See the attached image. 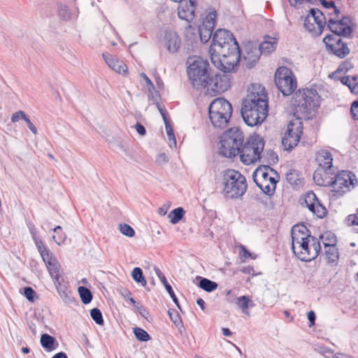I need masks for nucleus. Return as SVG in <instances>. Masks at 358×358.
<instances>
[{"mask_svg":"<svg viewBox=\"0 0 358 358\" xmlns=\"http://www.w3.org/2000/svg\"><path fill=\"white\" fill-rule=\"evenodd\" d=\"M209 54L214 66L224 71L234 70L241 60L238 44L233 34L226 29L215 32Z\"/></svg>","mask_w":358,"mask_h":358,"instance_id":"1","label":"nucleus"},{"mask_svg":"<svg viewBox=\"0 0 358 358\" xmlns=\"http://www.w3.org/2000/svg\"><path fill=\"white\" fill-rule=\"evenodd\" d=\"M268 108L264 87L259 84L252 85L243 101L241 115L243 120L250 127L260 124L267 117Z\"/></svg>","mask_w":358,"mask_h":358,"instance_id":"2","label":"nucleus"},{"mask_svg":"<svg viewBox=\"0 0 358 358\" xmlns=\"http://www.w3.org/2000/svg\"><path fill=\"white\" fill-rule=\"evenodd\" d=\"M291 234L292 248L299 259L310 262L318 255L321 250L320 243L315 237L308 234V229L305 225H294Z\"/></svg>","mask_w":358,"mask_h":358,"instance_id":"3","label":"nucleus"},{"mask_svg":"<svg viewBox=\"0 0 358 358\" xmlns=\"http://www.w3.org/2000/svg\"><path fill=\"white\" fill-rule=\"evenodd\" d=\"M222 185V193L229 199L241 198L248 189L245 177L234 169H227L223 172Z\"/></svg>","mask_w":358,"mask_h":358,"instance_id":"4","label":"nucleus"},{"mask_svg":"<svg viewBox=\"0 0 358 358\" xmlns=\"http://www.w3.org/2000/svg\"><path fill=\"white\" fill-rule=\"evenodd\" d=\"M292 104L296 113L308 115L320 106V96L315 89L299 90L294 94Z\"/></svg>","mask_w":358,"mask_h":358,"instance_id":"5","label":"nucleus"},{"mask_svg":"<svg viewBox=\"0 0 358 358\" xmlns=\"http://www.w3.org/2000/svg\"><path fill=\"white\" fill-rule=\"evenodd\" d=\"M243 140V134L238 128L229 129L221 136L219 153L228 158L236 156L240 152Z\"/></svg>","mask_w":358,"mask_h":358,"instance_id":"6","label":"nucleus"},{"mask_svg":"<svg viewBox=\"0 0 358 358\" xmlns=\"http://www.w3.org/2000/svg\"><path fill=\"white\" fill-rule=\"evenodd\" d=\"M232 110L231 103L225 99H215L209 106V118L212 124L216 128H225L229 122Z\"/></svg>","mask_w":358,"mask_h":358,"instance_id":"7","label":"nucleus"},{"mask_svg":"<svg viewBox=\"0 0 358 358\" xmlns=\"http://www.w3.org/2000/svg\"><path fill=\"white\" fill-rule=\"evenodd\" d=\"M187 64V74L194 87L201 89L206 85L208 78V62L200 57L193 56L188 58Z\"/></svg>","mask_w":358,"mask_h":358,"instance_id":"8","label":"nucleus"},{"mask_svg":"<svg viewBox=\"0 0 358 358\" xmlns=\"http://www.w3.org/2000/svg\"><path fill=\"white\" fill-rule=\"evenodd\" d=\"M252 178L256 185L266 194L274 193L280 176L276 171L268 166L258 167L253 173Z\"/></svg>","mask_w":358,"mask_h":358,"instance_id":"9","label":"nucleus"},{"mask_svg":"<svg viewBox=\"0 0 358 358\" xmlns=\"http://www.w3.org/2000/svg\"><path fill=\"white\" fill-rule=\"evenodd\" d=\"M264 148V141L261 136H250L241 148L239 155L241 162L246 165L255 163L260 159Z\"/></svg>","mask_w":358,"mask_h":358,"instance_id":"10","label":"nucleus"},{"mask_svg":"<svg viewBox=\"0 0 358 358\" xmlns=\"http://www.w3.org/2000/svg\"><path fill=\"white\" fill-rule=\"evenodd\" d=\"M358 184L356 176L350 171H342L331 182V197L335 199L353 189Z\"/></svg>","mask_w":358,"mask_h":358,"instance_id":"11","label":"nucleus"},{"mask_svg":"<svg viewBox=\"0 0 358 358\" xmlns=\"http://www.w3.org/2000/svg\"><path fill=\"white\" fill-rule=\"evenodd\" d=\"M275 82L278 89L284 96L292 94L297 87V81L294 73L286 66H280L277 69Z\"/></svg>","mask_w":358,"mask_h":358,"instance_id":"12","label":"nucleus"},{"mask_svg":"<svg viewBox=\"0 0 358 358\" xmlns=\"http://www.w3.org/2000/svg\"><path fill=\"white\" fill-rule=\"evenodd\" d=\"M223 73H216L208 76L206 85L203 88L206 89V93L210 96H215L228 90L231 87V78L227 71L222 70Z\"/></svg>","mask_w":358,"mask_h":358,"instance_id":"13","label":"nucleus"},{"mask_svg":"<svg viewBox=\"0 0 358 358\" xmlns=\"http://www.w3.org/2000/svg\"><path fill=\"white\" fill-rule=\"evenodd\" d=\"M302 124L296 120L289 122L282 139V144L287 150H291L299 143L302 134Z\"/></svg>","mask_w":358,"mask_h":358,"instance_id":"14","label":"nucleus"},{"mask_svg":"<svg viewBox=\"0 0 358 358\" xmlns=\"http://www.w3.org/2000/svg\"><path fill=\"white\" fill-rule=\"evenodd\" d=\"M324 14L318 9L311 8L304 20V27L313 34H320L325 23Z\"/></svg>","mask_w":358,"mask_h":358,"instance_id":"15","label":"nucleus"},{"mask_svg":"<svg viewBox=\"0 0 358 358\" xmlns=\"http://www.w3.org/2000/svg\"><path fill=\"white\" fill-rule=\"evenodd\" d=\"M328 27L334 34L333 36H349L352 33L350 19L348 17H329Z\"/></svg>","mask_w":358,"mask_h":358,"instance_id":"16","label":"nucleus"},{"mask_svg":"<svg viewBox=\"0 0 358 358\" xmlns=\"http://www.w3.org/2000/svg\"><path fill=\"white\" fill-rule=\"evenodd\" d=\"M323 41L327 48L340 58L345 57L350 52L346 43H343L338 36H327Z\"/></svg>","mask_w":358,"mask_h":358,"instance_id":"17","label":"nucleus"},{"mask_svg":"<svg viewBox=\"0 0 358 358\" xmlns=\"http://www.w3.org/2000/svg\"><path fill=\"white\" fill-rule=\"evenodd\" d=\"M58 14L64 20H69L78 15L76 0H58Z\"/></svg>","mask_w":358,"mask_h":358,"instance_id":"18","label":"nucleus"},{"mask_svg":"<svg viewBox=\"0 0 358 358\" xmlns=\"http://www.w3.org/2000/svg\"><path fill=\"white\" fill-rule=\"evenodd\" d=\"M305 203L309 210L319 218L324 217L327 214L326 208L320 203L313 192H308L306 194Z\"/></svg>","mask_w":358,"mask_h":358,"instance_id":"19","label":"nucleus"},{"mask_svg":"<svg viewBox=\"0 0 358 358\" xmlns=\"http://www.w3.org/2000/svg\"><path fill=\"white\" fill-rule=\"evenodd\" d=\"M102 57L106 64L113 71L122 76L128 74V68L122 60L108 53H103Z\"/></svg>","mask_w":358,"mask_h":358,"instance_id":"20","label":"nucleus"},{"mask_svg":"<svg viewBox=\"0 0 358 358\" xmlns=\"http://www.w3.org/2000/svg\"><path fill=\"white\" fill-rule=\"evenodd\" d=\"M315 160L319 168L330 170L333 164V156L329 149L322 148L317 151Z\"/></svg>","mask_w":358,"mask_h":358,"instance_id":"21","label":"nucleus"},{"mask_svg":"<svg viewBox=\"0 0 358 358\" xmlns=\"http://www.w3.org/2000/svg\"><path fill=\"white\" fill-rule=\"evenodd\" d=\"M180 5L178 7V17L186 21H191L194 17V11L196 8L195 1L194 0H189L187 1L179 2Z\"/></svg>","mask_w":358,"mask_h":358,"instance_id":"22","label":"nucleus"},{"mask_svg":"<svg viewBox=\"0 0 358 358\" xmlns=\"http://www.w3.org/2000/svg\"><path fill=\"white\" fill-rule=\"evenodd\" d=\"M157 108L159 109V111L160 112V114L164 120V124H165V129L166 131V134L169 141V145L171 148L176 147V140L175 138V135L173 133V130L171 127V125L169 122V119L168 118L166 115V110L162 108L159 105H157Z\"/></svg>","mask_w":358,"mask_h":358,"instance_id":"23","label":"nucleus"},{"mask_svg":"<svg viewBox=\"0 0 358 358\" xmlns=\"http://www.w3.org/2000/svg\"><path fill=\"white\" fill-rule=\"evenodd\" d=\"M260 52L256 48L247 49V52L243 56V62L248 68L253 67L259 61Z\"/></svg>","mask_w":358,"mask_h":358,"instance_id":"24","label":"nucleus"},{"mask_svg":"<svg viewBox=\"0 0 358 358\" xmlns=\"http://www.w3.org/2000/svg\"><path fill=\"white\" fill-rule=\"evenodd\" d=\"M278 39L275 37L265 36L264 41L258 48L261 54L268 55L275 50Z\"/></svg>","mask_w":358,"mask_h":358,"instance_id":"25","label":"nucleus"},{"mask_svg":"<svg viewBox=\"0 0 358 358\" xmlns=\"http://www.w3.org/2000/svg\"><path fill=\"white\" fill-rule=\"evenodd\" d=\"M166 43L169 52H176L180 45V40L176 32L170 31L166 34Z\"/></svg>","mask_w":358,"mask_h":358,"instance_id":"26","label":"nucleus"},{"mask_svg":"<svg viewBox=\"0 0 358 358\" xmlns=\"http://www.w3.org/2000/svg\"><path fill=\"white\" fill-rule=\"evenodd\" d=\"M50 274L58 292L64 291V288L66 287V281L60 270H50Z\"/></svg>","mask_w":358,"mask_h":358,"instance_id":"27","label":"nucleus"},{"mask_svg":"<svg viewBox=\"0 0 358 358\" xmlns=\"http://www.w3.org/2000/svg\"><path fill=\"white\" fill-rule=\"evenodd\" d=\"M341 82L348 87L350 92L355 94H358V78L355 76H345L341 78Z\"/></svg>","mask_w":358,"mask_h":358,"instance_id":"28","label":"nucleus"},{"mask_svg":"<svg viewBox=\"0 0 358 358\" xmlns=\"http://www.w3.org/2000/svg\"><path fill=\"white\" fill-rule=\"evenodd\" d=\"M41 345L48 351H52L56 349L58 345L52 336L46 334L41 336Z\"/></svg>","mask_w":358,"mask_h":358,"instance_id":"29","label":"nucleus"},{"mask_svg":"<svg viewBox=\"0 0 358 358\" xmlns=\"http://www.w3.org/2000/svg\"><path fill=\"white\" fill-rule=\"evenodd\" d=\"M157 275L160 280V281L162 282V283L164 285V286L165 287L166 291L168 292V293L169 294L170 296L171 297V299H173V302L177 305L178 306V299L171 286V285L168 282L166 277L164 276V275L160 271V270H158L157 271Z\"/></svg>","mask_w":358,"mask_h":358,"instance_id":"30","label":"nucleus"},{"mask_svg":"<svg viewBox=\"0 0 358 358\" xmlns=\"http://www.w3.org/2000/svg\"><path fill=\"white\" fill-rule=\"evenodd\" d=\"M325 256L327 261L330 263H335L338 259V252L336 245H327L324 248Z\"/></svg>","mask_w":358,"mask_h":358,"instance_id":"31","label":"nucleus"},{"mask_svg":"<svg viewBox=\"0 0 358 358\" xmlns=\"http://www.w3.org/2000/svg\"><path fill=\"white\" fill-rule=\"evenodd\" d=\"M54 234L52 236L53 241L59 245L64 243L66 239V235L63 231L60 226H57L52 229Z\"/></svg>","mask_w":358,"mask_h":358,"instance_id":"32","label":"nucleus"},{"mask_svg":"<svg viewBox=\"0 0 358 358\" xmlns=\"http://www.w3.org/2000/svg\"><path fill=\"white\" fill-rule=\"evenodd\" d=\"M185 211L181 207L177 208L171 210L168 217L170 222L173 224H177L184 216Z\"/></svg>","mask_w":358,"mask_h":358,"instance_id":"33","label":"nucleus"},{"mask_svg":"<svg viewBox=\"0 0 358 358\" xmlns=\"http://www.w3.org/2000/svg\"><path fill=\"white\" fill-rule=\"evenodd\" d=\"M41 256L47 266L57 268L58 264L57 260L50 250H48L44 253L41 254Z\"/></svg>","mask_w":358,"mask_h":358,"instance_id":"34","label":"nucleus"},{"mask_svg":"<svg viewBox=\"0 0 358 358\" xmlns=\"http://www.w3.org/2000/svg\"><path fill=\"white\" fill-rule=\"evenodd\" d=\"M239 252L238 255L240 259L243 262H247L250 259H255L257 257V255L255 253L250 252L245 246L241 245L238 246Z\"/></svg>","mask_w":358,"mask_h":358,"instance_id":"35","label":"nucleus"},{"mask_svg":"<svg viewBox=\"0 0 358 358\" xmlns=\"http://www.w3.org/2000/svg\"><path fill=\"white\" fill-rule=\"evenodd\" d=\"M327 170L318 168L313 173V180L315 182L320 186H325L329 182H327L324 178V174H326Z\"/></svg>","mask_w":358,"mask_h":358,"instance_id":"36","label":"nucleus"},{"mask_svg":"<svg viewBox=\"0 0 358 358\" xmlns=\"http://www.w3.org/2000/svg\"><path fill=\"white\" fill-rule=\"evenodd\" d=\"M78 293L83 303L87 304L91 302L92 294L88 288L80 286L78 288Z\"/></svg>","mask_w":358,"mask_h":358,"instance_id":"37","label":"nucleus"},{"mask_svg":"<svg viewBox=\"0 0 358 358\" xmlns=\"http://www.w3.org/2000/svg\"><path fill=\"white\" fill-rule=\"evenodd\" d=\"M345 222L348 226L352 227V230L355 232L358 233V209L356 210V213L349 215Z\"/></svg>","mask_w":358,"mask_h":358,"instance_id":"38","label":"nucleus"},{"mask_svg":"<svg viewBox=\"0 0 358 358\" xmlns=\"http://www.w3.org/2000/svg\"><path fill=\"white\" fill-rule=\"evenodd\" d=\"M213 29V27H205L204 24L199 27L200 38L202 42L206 43L210 39Z\"/></svg>","mask_w":358,"mask_h":358,"instance_id":"39","label":"nucleus"},{"mask_svg":"<svg viewBox=\"0 0 358 358\" xmlns=\"http://www.w3.org/2000/svg\"><path fill=\"white\" fill-rule=\"evenodd\" d=\"M236 304L243 311H245L250 306H252V302L249 296H242L237 298Z\"/></svg>","mask_w":358,"mask_h":358,"instance_id":"40","label":"nucleus"},{"mask_svg":"<svg viewBox=\"0 0 358 358\" xmlns=\"http://www.w3.org/2000/svg\"><path fill=\"white\" fill-rule=\"evenodd\" d=\"M199 286L203 290L210 292L215 290L217 288V284L207 278H203L200 280Z\"/></svg>","mask_w":358,"mask_h":358,"instance_id":"41","label":"nucleus"},{"mask_svg":"<svg viewBox=\"0 0 358 358\" xmlns=\"http://www.w3.org/2000/svg\"><path fill=\"white\" fill-rule=\"evenodd\" d=\"M133 331L136 338L140 341H148L150 339L149 334L140 327H134Z\"/></svg>","mask_w":358,"mask_h":358,"instance_id":"42","label":"nucleus"},{"mask_svg":"<svg viewBox=\"0 0 358 358\" xmlns=\"http://www.w3.org/2000/svg\"><path fill=\"white\" fill-rule=\"evenodd\" d=\"M320 238L324 248H327V245H336V237L331 233H325L320 236Z\"/></svg>","mask_w":358,"mask_h":358,"instance_id":"43","label":"nucleus"},{"mask_svg":"<svg viewBox=\"0 0 358 358\" xmlns=\"http://www.w3.org/2000/svg\"><path fill=\"white\" fill-rule=\"evenodd\" d=\"M216 11L210 12L205 17L203 24L205 27L214 28L215 23Z\"/></svg>","mask_w":358,"mask_h":358,"instance_id":"44","label":"nucleus"},{"mask_svg":"<svg viewBox=\"0 0 358 358\" xmlns=\"http://www.w3.org/2000/svg\"><path fill=\"white\" fill-rule=\"evenodd\" d=\"M131 276L136 282L141 283L142 286H145L147 285V282L143 275L142 270H133L131 272Z\"/></svg>","mask_w":358,"mask_h":358,"instance_id":"45","label":"nucleus"},{"mask_svg":"<svg viewBox=\"0 0 358 358\" xmlns=\"http://www.w3.org/2000/svg\"><path fill=\"white\" fill-rule=\"evenodd\" d=\"M90 315L93 320L98 324L101 325L103 324V319L102 313L98 308H93L90 311Z\"/></svg>","mask_w":358,"mask_h":358,"instance_id":"46","label":"nucleus"},{"mask_svg":"<svg viewBox=\"0 0 358 358\" xmlns=\"http://www.w3.org/2000/svg\"><path fill=\"white\" fill-rule=\"evenodd\" d=\"M120 230L122 234L128 237H133L135 234L134 229L127 224H120Z\"/></svg>","mask_w":358,"mask_h":358,"instance_id":"47","label":"nucleus"},{"mask_svg":"<svg viewBox=\"0 0 358 358\" xmlns=\"http://www.w3.org/2000/svg\"><path fill=\"white\" fill-rule=\"evenodd\" d=\"M33 239L40 255L44 253L45 251L48 250L43 242L38 237H37L36 235L33 236Z\"/></svg>","mask_w":358,"mask_h":358,"instance_id":"48","label":"nucleus"},{"mask_svg":"<svg viewBox=\"0 0 358 358\" xmlns=\"http://www.w3.org/2000/svg\"><path fill=\"white\" fill-rule=\"evenodd\" d=\"M292 6L299 8L305 4H311L314 0H288Z\"/></svg>","mask_w":358,"mask_h":358,"instance_id":"49","label":"nucleus"},{"mask_svg":"<svg viewBox=\"0 0 358 358\" xmlns=\"http://www.w3.org/2000/svg\"><path fill=\"white\" fill-rule=\"evenodd\" d=\"M296 172L295 171H290V172L287 173L286 178L287 180L291 184V185H296Z\"/></svg>","mask_w":358,"mask_h":358,"instance_id":"50","label":"nucleus"},{"mask_svg":"<svg viewBox=\"0 0 358 358\" xmlns=\"http://www.w3.org/2000/svg\"><path fill=\"white\" fill-rule=\"evenodd\" d=\"M24 294L29 301H34L35 292L34 291V289L31 287H25L24 289Z\"/></svg>","mask_w":358,"mask_h":358,"instance_id":"51","label":"nucleus"},{"mask_svg":"<svg viewBox=\"0 0 358 358\" xmlns=\"http://www.w3.org/2000/svg\"><path fill=\"white\" fill-rule=\"evenodd\" d=\"M27 115L23 111H18L12 115L11 120L13 122H17L20 119H26Z\"/></svg>","mask_w":358,"mask_h":358,"instance_id":"52","label":"nucleus"},{"mask_svg":"<svg viewBox=\"0 0 358 358\" xmlns=\"http://www.w3.org/2000/svg\"><path fill=\"white\" fill-rule=\"evenodd\" d=\"M350 110L352 117L358 120V101H355L352 103Z\"/></svg>","mask_w":358,"mask_h":358,"instance_id":"53","label":"nucleus"},{"mask_svg":"<svg viewBox=\"0 0 358 358\" xmlns=\"http://www.w3.org/2000/svg\"><path fill=\"white\" fill-rule=\"evenodd\" d=\"M169 315L170 317V319L173 322V323L176 326H178L182 322L180 317L177 313H173L171 311H169Z\"/></svg>","mask_w":358,"mask_h":358,"instance_id":"54","label":"nucleus"},{"mask_svg":"<svg viewBox=\"0 0 358 358\" xmlns=\"http://www.w3.org/2000/svg\"><path fill=\"white\" fill-rule=\"evenodd\" d=\"M322 5L327 10H336V7L333 1H327L325 0H321Z\"/></svg>","mask_w":358,"mask_h":358,"instance_id":"55","label":"nucleus"},{"mask_svg":"<svg viewBox=\"0 0 358 358\" xmlns=\"http://www.w3.org/2000/svg\"><path fill=\"white\" fill-rule=\"evenodd\" d=\"M326 14L329 15V17H339L340 10L336 8V10H327L325 11Z\"/></svg>","mask_w":358,"mask_h":358,"instance_id":"56","label":"nucleus"},{"mask_svg":"<svg viewBox=\"0 0 358 358\" xmlns=\"http://www.w3.org/2000/svg\"><path fill=\"white\" fill-rule=\"evenodd\" d=\"M135 129L136 131L141 135L144 136L145 134V129L143 125L140 123H136L135 125Z\"/></svg>","mask_w":358,"mask_h":358,"instance_id":"57","label":"nucleus"},{"mask_svg":"<svg viewBox=\"0 0 358 358\" xmlns=\"http://www.w3.org/2000/svg\"><path fill=\"white\" fill-rule=\"evenodd\" d=\"M315 317L314 311L310 310L308 313V319L310 321L309 327H313L315 324Z\"/></svg>","mask_w":358,"mask_h":358,"instance_id":"58","label":"nucleus"},{"mask_svg":"<svg viewBox=\"0 0 358 358\" xmlns=\"http://www.w3.org/2000/svg\"><path fill=\"white\" fill-rule=\"evenodd\" d=\"M24 121L27 122V127L34 134H37V129L36 127L31 123L30 120L27 117Z\"/></svg>","mask_w":358,"mask_h":358,"instance_id":"59","label":"nucleus"},{"mask_svg":"<svg viewBox=\"0 0 358 358\" xmlns=\"http://www.w3.org/2000/svg\"><path fill=\"white\" fill-rule=\"evenodd\" d=\"M167 211L168 207L166 206H162L158 209V213L162 216L165 215L167 213Z\"/></svg>","mask_w":358,"mask_h":358,"instance_id":"60","label":"nucleus"},{"mask_svg":"<svg viewBox=\"0 0 358 358\" xmlns=\"http://www.w3.org/2000/svg\"><path fill=\"white\" fill-rule=\"evenodd\" d=\"M223 335L225 336H230L231 335V331L228 328H222V329Z\"/></svg>","mask_w":358,"mask_h":358,"instance_id":"61","label":"nucleus"},{"mask_svg":"<svg viewBox=\"0 0 358 358\" xmlns=\"http://www.w3.org/2000/svg\"><path fill=\"white\" fill-rule=\"evenodd\" d=\"M52 358H67L66 355L64 352H59L55 355Z\"/></svg>","mask_w":358,"mask_h":358,"instance_id":"62","label":"nucleus"},{"mask_svg":"<svg viewBox=\"0 0 358 358\" xmlns=\"http://www.w3.org/2000/svg\"><path fill=\"white\" fill-rule=\"evenodd\" d=\"M141 76L144 78V80H145V82L148 85H149L150 86H153L151 80L148 78V77L145 73H142Z\"/></svg>","mask_w":358,"mask_h":358,"instance_id":"63","label":"nucleus"},{"mask_svg":"<svg viewBox=\"0 0 358 358\" xmlns=\"http://www.w3.org/2000/svg\"><path fill=\"white\" fill-rule=\"evenodd\" d=\"M197 304L201 308V309H204V305H205V302L202 299H199L197 300Z\"/></svg>","mask_w":358,"mask_h":358,"instance_id":"64","label":"nucleus"}]
</instances>
